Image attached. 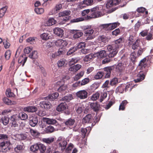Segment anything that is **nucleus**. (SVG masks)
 Returning <instances> with one entry per match:
<instances>
[{"label": "nucleus", "mask_w": 153, "mask_h": 153, "mask_svg": "<svg viewBox=\"0 0 153 153\" xmlns=\"http://www.w3.org/2000/svg\"><path fill=\"white\" fill-rule=\"evenodd\" d=\"M77 97L81 99H85L88 97V93L85 90H82L77 92L76 93Z\"/></svg>", "instance_id": "nucleus-9"}, {"label": "nucleus", "mask_w": 153, "mask_h": 153, "mask_svg": "<svg viewBox=\"0 0 153 153\" xmlns=\"http://www.w3.org/2000/svg\"><path fill=\"white\" fill-rule=\"evenodd\" d=\"M56 21L53 18H49L48 20L44 24L45 26H50L56 24Z\"/></svg>", "instance_id": "nucleus-17"}, {"label": "nucleus", "mask_w": 153, "mask_h": 153, "mask_svg": "<svg viewBox=\"0 0 153 153\" xmlns=\"http://www.w3.org/2000/svg\"><path fill=\"white\" fill-rule=\"evenodd\" d=\"M4 101L5 103L8 105H11L12 104H15L16 102L14 101L12 102L11 100L5 98L4 99Z\"/></svg>", "instance_id": "nucleus-54"}, {"label": "nucleus", "mask_w": 153, "mask_h": 153, "mask_svg": "<svg viewBox=\"0 0 153 153\" xmlns=\"http://www.w3.org/2000/svg\"><path fill=\"white\" fill-rule=\"evenodd\" d=\"M99 86V85L98 83H94L92 84L91 87V89L93 90H95Z\"/></svg>", "instance_id": "nucleus-62"}, {"label": "nucleus", "mask_w": 153, "mask_h": 153, "mask_svg": "<svg viewBox=\"0 0 153 153\" xmlns=\"http://www.w3.org/2000/svg\"><path fill=\"white\" fill-rule=\"evenodd\" d=\"M71 32L74 34L73 37L75 39L81 37L83 35V33L81 31L77 30H72Z\"/></svg>", "instance_id": "nucleus-14"}, {"label": "nucleus", "mask_w": 153, "mask_h": 153, "mask_svg": "<svg viewBox=\"0 0 153 153\" xmlns=\"http://www.w3.org/2000/svg\"><path fill=\"white\" fill-rule=\"evenodd\" d=\"M118 82V80L117 78H114L112 79L110 82V84L112 86L116 85Z\"/></svg>", "instance_id": "nucleus-51"}, {"label": "nucleus", "mask_w": 153, "mask_h": 153, "mask_svg": "<svg viewBox=\"0 0 153 153\" xmlns=\"http://www.w3.org/2000/svg\"><path fill=\"white\" fill-rule=\"evenodd\" d=\"M125 88V85L122 84L119 86L116 89V90L120 93H123Z\"/></svg>", "instance_id": "nucleus-43"}, {"label": "nucleus", "mask_w": 153, "mask_h": 153, "mask_svg": "<svg viewBox=\"0 0 153 153\" xmlns=\"http://www.w3.org/2000/svg\"><path fill=\"white\" fill-rule=\"evenodd\" d=\"M103 75V72L100 71L97 73L94 76V78L96 79H99L102 78Z\"/></svg>", "instance_id": "nucleus-58"}, {"label": "nucleus", "mask_w": 153, "mask_h": 153, "mask_svg": "<svg viewBox=\"0 0 153 153\" xmlns=\"http://www.w3.org/2000/svg\"><path fill=\"white\" fill-rule=\"evenodd\" d=\"M43 121L49 125H55L56 126L59 125V123L55 119L47 118H43Z\"/></svg>", "instance_id": "nucleus-12"}, {"label": "nucleus", "mask_w": 153, "mask_h": 153, "mask_svg": "<svg viewBox=\"0 0 153 153\" xmlns=\"http://www.w3.org/2000/svg\"><path fill=\"white\" fill-rule=\"evenodd\" d=\"M84 74V72L83 71H81L75 76L74 77V80L75 81L78 80L83 76Z\"/></svg>", "instance_id": "nucleus-38"}, {"label": "nucleus", "mask_w": 153, "mask_h": 153, "mask_svg": "<svg viewBox=\"0 0 153 153\" xmlns=\"http://www.w3.org/2000/svg\"><path fill=\"white\" fill-rule=\"evenodd\" d=\"M140 40L137 39L131 45H132V48L133 50L136 49L139 46Z\"/></svg>", "instance_id": "nucleus-33"}, {"label": "nucleus", "mask_w": 153, "mask_h": 153, "mask_svg": "<svg viewBox=\"0 0 153 153\" xmlns=\"http://www.w3.org/2000/svg\"><path fill=\"white\" fill-rule=\"evenodd\" d=\"M38 57L37 51H34L31 53L29 56V57L32 59H35Z\"/></svg>", "instance_id": "nucleus-47"}, {"label": "nucleus", "mask_w": 153, "mask_h": 153, "mask_svg": "<svg viewBox=\"0 0 153 153\" xmlns=\"http://www.w3.org/2000/svg\"><path fill=\"white\" fill-rule=\"evenodd\" d=\"M119 45H116L112 44L111 45H109L107 47V49L110 53L108 55L109 57H114L117 52V49L119 48Z\"/></svg>", "instance_id": "nucleus-2"}, {"label": "nucleus", "mask_w": 153, "mask_h": 153, "mask_svg": "<svg viewBox=\"0 0 153 153\" xmlns=\"http://www.w3.org/2000/svg\"><path fill=\"white\" fill-rule=\"evenodd\" d=\"M73 98V97L72 94H69L65 96L61 99V101H65L67 102L69 101Z\"/></svg>", "instance_id": "nucleus-34"}, {"label": "nucleus", "mask_w": 153, "mask_h": 153, "mask_svg": "<svg viewBox=\"0 0 153 153\" xmlns=\"http://www.w3.org/2000/svg\"><path fill=\"white\" fill-rule=\"evenodd\" d=\"M7 7L5 6L1 8L0 10V17H2L5 14L7 9Z\"/></svg>", "instance_id": "nucleus-45"}, {"label": "nucleus", "mask_w": 153, "mask_h": 153, "mask_svg": "<svg viewBox=\"0 0 153 153\" xmlns=\"http://www.w3.org/2000/svg\"><path fill=\"white\" fill-rule=\"evenodd\" d=\"M118 25H119V24L116 22L109 24L108 27L109 28V30L114 29Z\"/></svg>", "instance_id": "nucleus-50"}, {"label": "nucleus", "mask_w": 153, "mask_h": 153, "mask_svg": "<svg viewBox=\"0 0 153 153\" xmlns=\"http://www.w3.org/2000/svg\"><path fill=\"white\" fill-rule=\"evenodd\" d=\"M6 94L7 97H13L14 96V94L11 92V90L9 88L7 89L6 92Z\"/></svg>", "instance_id": "nucleus-57"}, {"label": "nucleus", "mask_w": 153, "mask_h": 153, "mask_svg": "<svg viewBox=\"0 0 153 153\" xmlns=\"http://www.w3.org/2000/svg\"><path fill=\"white\" fill-rule=\"evenodd\" d=\"M147 71H145V72L143 71H140L139 73L137 75V78L134 80L135 82H139L143 80L145 78L146 73Z\"/></svg>", "instance_id": "nucleus-8"}, {"label": "nucleus", "mask_w": 153, "mask_h": 153, "mask_svg": "<svg viewBox=\"0 0 153 153\" xmlns=\"http://www.w3.org/2000/svg\"><path fill=\"white\" fill-rule=\"evenodd\" d=\"M93 0H84L81 2V4L86 5L87 6L91 5L93 3Z\"/></svg>", "instance_id": "nucleus-40"}, {"label": "nucleus", "mask_w": 153, "mask_h": 153, "mask_svg": "<svg viewBox=\"0 0 153 153\" xmlns=\"http://www.w3.org/2000/svg\"><path fill=\"white\" fill-rule=\"evenodd\" d=\"M100 95L99 93L98 92H96L91 96V99L93 101L96 100L99 98Z\"/></svg>", "instance_id": "nucleus-49"}, {"label": "nucleus", "mask_w": 153, "mask_h": 153, "mask_svg": "<svg viewBox=\"0 0 153 153\" xmlns=\"http://www.w3.org/2000/svg\"><path fill=\"white\" fill-rule=\"evenodd\" d=\"M54 130V128L53 126H49L46 128L45 131L47 133H50L53 132Z\"/></svg>", "instance_id": "nucleus-48"}, {"label": "nucleus", "mask_w": 153, "mask_h": 153, "mask_svg": "<svg viewBox=\"0 0 153 153\" xmlns=\"http://www.w3.org/2000/svg\"><path fill=\"white\" fill-rule=\"evenodd\" d=\"M91 130V128L90 127H88L86 128H82L81 131L82 135L85 137L86 135V133L88 132V131H89L88 132V133H89Z\"/></svg>", "instance_id": "nucleus-37"}, {"label": "nucleus", "mask_w": 153, "mask_h": 153, "mask_svg": "<svg viewBox=\"0 0 153 153\" xmlns=\"http://www.w3.org/2000/svg\"><path fill=\"white\" fill-rule=\"evenodd\" d=\"M107 96V94L106 92H103L102 93L100 96V102H102L104 100L105 98Z\"/></svg>", "instance_id": "nucleus-64"}, {"label": "nucleus", "mask_w": 153, "mask_h": 153, "mask_svg": "<svg viewBox=\"0 0 153 153\" xmlns=\"http://www.w3.org/2000/svg\"><path fill=\"white\" fill-rule=\"evenodd\" d=\"M90 106L91 108L94 111H97L99 109V105L97 103H91L90 104Z\"/></svg>", "instance_id": "nucleus-36"}, {"label": "nucleus", "mask_w": 153, "mask_h": 153, "mask_svg": "<svg viewBox=\"0 0 153 153\" xmlns=\"http://www.w3.org/2000/svg\"><path fill=\"white\" fill-rule=\"evenodd\" d=\"M88 26H86L84 28V29L86 30L84 33L86 36H89L86 40H89L92 39L94 37V36H90L91 35L93 34L94 32V30L92 29H88L89 28Z\"/></svg>", "instance_id": "nucleus-7"}, {"label": "nucleus", "mask_w": 153, "mask_h": 153, "mask_svg": "<svg viewBox=\"0 0 153 153\" xmlns=\"http://www.w3.org/2000/svg\"><path fill=\"white\" fill-rule=\"evenodd\" d=\"M57 143L58 146L61 148V150L63 151L66 148L67 142L62 137H59L57 140Z\"/></svg>", "instance_id": "nucleus-5"}, {"label": "nucleus", "mask_w": 153, "mask_h": 153, "mask_svg": "<svg viewBox=\"0 0 153 153\" xmlns=\"http://www.w3.org/2000/svg\"><path fill=\"white\" fill-rule=\"evenodd\" d=\"M79 59L78 58H72L69 61V65H74L76 63L78 62Z\"/></svg>", "instance_id": "nucleus-52"}, {"label": "nucleus", "mask_w": 153, "mask_h": 153, "mask_svg": "<svg viewBox=\"0 0 153 153\" xmlns=\"http://www.w3.org/2000/svg\"><path fill=\"white\" fill-rule=\"evenodd\" d=\"M1 120L3 123L4 125H7L9 121L8 118L6 116H4L2 117Z\"/></svg>", "instance_id": "nucleus-55"}, {"label": "nucleus", "mask_w": 153, "mask_h": 153, "mask_svg": "<svg viewBox=\"0 0 153 153\" xmlns=\"http://www.w3.org/2000/svg\"><path fill=\"white\" fill-rule=\"evenodd\" d=\"M59 94L58 93L56 92L51 94L49 95L46 97V99L50 101H53L56 99L59 96Z\"/></svg>", "instance_id": "nucleus-24"}, {"label": "nucleus", "mask_w": 153, "mask_h": 153, "mask_svg": "<svg viewBox=\"0 0 153 153\" xmlns=\"http://www.w3.org/2000/svg\"><path fill=\"white\" fill-rule=\"evenodd\" d=\"M123 39L122 38H120L118 39L115 40L114 41L115 44L114 45H119L120 46L119 48L120 47V44H121L123 42Z\"/></svg>", "instance_id": "nucleus-60"}, {"label": "nucleus", "mask_w": 153, "mask_h": 153, "mask_svg": "<svg viewBox=\"0 0 153 153\" xmlns=\"http://www.w3.org/2000/svg\"><path fill=\"white\" fill-rule=\"evenodd\" d=\"M39 150L41 153H44L46 150V146L42 143H39Z\"/></svg>", "instance_id": "nucleus-35"}, {"label": "nucleus", "mask_w": 153, "mask_h": 153, "mask_svg": "<svg viewBox=\"0 0 153 153\" xmlns=\"http://www.w3.org/2000/svg\"><path fill=\"white\" fill-rule=\"evenodd\" d=\"M54 138L53 137H50L47 138H44L42 139V141L45 143L47 144H50L54 141Z\"/></svg>", "instance_id": "nucleus-31"}, {"label": "nucleus", "mask_w": 153, "mask_h": 153, "mask_svg": "<svg viewBox=\"0 0 153 153\" xmlns=\"http://www.w3.org/2000/svg\"><path fill=\"white\" fill-rule=\"evenodd\" d=\"M81 65L77 64L73 66H71L69 68V71L71 72H75L79 70L81 67Z\"/></svg>", "instance_id": "nucleus-18"}, {"label": "nucleus", "mask_w": 153, "mask_h": 153, "mask_svg": "<svg viewBox=\"0 0 153 153\" xmlns=\"http://www.w3.org/2000/svg\"><path fill=\"white\" fill-rule=\"evenodd\" d=\"M113 69V67L112 66L104 68L103 73V75L105 76V78L110 77L111 71Z\"/></svg>", "instance_id": "nucleus-10"}, {"label": "nucleus", "mask_w": 153, "mask_h": 153, "mask_svg": "<svg viewBox=\"0 0 153 153\" xmlns=\"http://www.w3.org/2000/svg\"><path fill=\"white\" fill-rule=\"evenodd\" d=\"M121 0H108L106 4V7L107 8L114 6L116 5L119 4Z\"/></svg>", "instance_id": "nucleus-11"}, {"label": "nucleus", "mask_w": 153, "mask_h": 153, "mask_svg": "<svg viewBox=\"0 0 153 153\" xmlns=\"http://www.w3.org/2000/svg\"><path fill=\"white\" fill-rule=\"evenodd\" d=\"M35 12L38 14H41L44 11V9L42 8H36L34 10Z\"/></svg>", "instance_id": "nucleus-63"}, {"label": "nucleus", "mask_w": 153, "mask_h": 153, "mask_svg": "<svg viewBox=\"0 0 153 153\" xmlns=\"http://www.w3.org/2000/svg\"><path fill=\"white\" fill-rule=\"evenodd\" d=\"M24 110L25 111L33 113L37 111V108L35 106H28L24 108Z\"/></svg>", "instance_id": "nucleus-20"}, {"label": "nucleus", "mask_w": 153, "mask_h": 153, "mask_svg": "<svg viewBox=\"0 0 153 153\" xmlns=\"http://www.w3.org/2000/svg\"><path fill=\"white\" fill-rule=\"evenodd\" d=\"M10 143L9 141L2 142L0 143V151L6 152L10 149Z\"/></svg>", "instance_id": "nucleus-3"}, {"label": "nucleus", "mask_w": 153, "mask_h": 153, "mask_svg": "<svg viewBox=\"0 0 153 153\" xmlns=\"http://www.w3.org/2000/svg\"><path fill=\"white\" fill-rule=\"evenodd\" d=\"M57 146L55 145H53L51 147H49L47 150L48 153H60L58 151H56Z\"/></svg>", "instance_id": "nucleus-23"}, {"label": "nucleus", "mask_w": 153, "mask_h": 153, "mask_svg": "<svg viewBox=\"0 0 153 153\" xmlns=\"http://www.w3.org/2000/svg\"><path fill=\"white\" fill-rule=\"evenodd\" d=\"M11 126L15 128V129H19L20 126L19 120L16 117V116L13 115L11 116L10 119Z\"/></svg>", "instance_id": "nucleus-4"}, {"label": "nucleus", "mask_w": 153, "mask_h": 153, "mask_svg": "<svg viewBox=\"0 0 153 153\" xmlns=\"http://www.w3.org/2000/svg\"><path fill=\"white\" fill-rule=\"evenodd\" d=\"M68 108V106L65 102L61 103L56 108V110L58 111H63Z\"/></svg>", "instance_id": "nucleus-16"}, {"label": "nucleus", "mask_w": 153, "mask_h": 153, "mask_svg": "<svg viewBox=\"0 0 153 153\" xmlns=\"http://www.w3.org/2000/svg\"><path fill=\"white\" fill-rule=\"evenodd\" d=\"M94 57V55L92 53L86 55L84 58L83 60L85 62H88L90 61Z\"/></svg>", "instance_id": "nucleus-30"}, {"label": "nucleus", "mask_w": 153, "mask_h": 153, "mask_svg": "<svg viewBox=\"0 0 153 153\" xmlns=\"http://www.w3.org/2000/svg\"><path fill=\"white\" fill-rule=\"evenodd\" d=\"M77 50L75 46L72 47L69 49L67 52V54L68 55H70Z\"/></svg>", "instance_id": "nucleus-56"}, {"label": "nucleus", "mask_w": 153, "mask_h": 153, "mask_svg": "<svg viewBox=\"0 0 153 153\" xmlns=\"http://www.w3.org/2000/svg\"><path fill=\"white\" fill-rule=\"evenodd\" d=\"M19 116L22 120H26L28 118L27 114L23 112L20 113L19 114Z\"/></svg>", "instance_id": "nucleus-41"}, {"label": "nucleus", "mask_w": 153, "mask_h": 153, "mask_svg": "<svg viewBox=\"0 0 153 153\" xmlns=\"http://www.w3.org/2000/svg\"><path fill=\"white\" fill-rule=\"evenodd\" d=\"M50 36L48 33H44L40 35L41 38L44 40H47L49 39Z\"/></svg>", "instance_id": "nucleus-53"}, {"label": "nucleus", "mask_w": 153, "mask_h": 153, "mask_svg": "<svg viewBox=\"0 0 153 153\" xmlns=\"http://www.w3.org/2000/svg\"><path fill=\"white\" fill-rule=\"evenodd\" d=\"M92 118L91 114H88L86 115L82 119V122L83 123H90L92 122Z\"/></svg>", "instance_id": "nucleus-21"}, {"label": "nucleus", "mask_w": 153, "mask_h": 153, "mask_svg": "<svg viewBox=\"0 0 153 153\" xmlns=\"http://www.w3.org/2000/svg\"><path fill=\"white\" fill-rule=\"evenodd\" d=\"M85 43L84 42H80L76 46H75V47L76 48V49L77 50L78 49L82 48H84L85 46Z\"/></svg>", "instance_id": "nucleus-61"}, {"label": "nucleus", "mask_w": 153, "mask_h": 153, "mask_svg": "<svg viewBox=\"0 0 153 153\" xmlns=\"http://www.w3.org/2000/svg\"><path fill=\"white\" fill-rule=\"evenodd\" d=\"M38 123L37 117L33 114L29 118V124L32 127L35 126Z\"/></svg>", "instance_id": "nucleus-6"}, {"label": "nucleus", "mask_w": 153, "mask_h": 153, "mask_svg": "<svg viewBox=\"0 0 153 153\" xmlns=\"http://www.w3.org/2000/svg\"><path fill=\"white\" fill-rule=\"evenodd\" d=\"M98 40L100 42L106 43L108 41L109 39L107 38L105 36L103 35L99 37Z\"/></svg>", "instance_id": "nucleus-44"}, {"label": "nucleus", "mask_w": 153, "mask_h": 153, "mask_svg": "<svg viewBox=\"0 0 153 153\" xmlns=\"http://www.w3.org/2000/svg\"><path fill=\"white\" fill-rule=\"evenodd\" d=\"M63 51H62L59 50L57 52L51 53L50 55V58L51 59H54L56 57L59 56L62 54Z\"/></svg>", "instance_id": "nucleus-28"}, {"label": "nucleus", "mask_w": 153, "mask_h": 153, "mask_svg": "<svg viewBox=\"0 0 153 153\" xmlns=\"http://www.w3.org/2000/svg\"><path fill=\"white\" fill-rule=\"evenodd\" d=\"M53 43L49 42L46 43L45 46L47 49L51 50L53 48Z\"/></svg>", "instance_id": "nucleus-59"}, {"label": "nucleus", "mask_w": 153, "mask_h": 153, "mask_svg": "<svg viewBox=\"0 0 153 153\" xmlns=\"http://www.w3.org/2000/svg\"><path fill=\"white\" fill-rule=\"evenodd\" d=\"M62 7L61 4L58 3L56 4L52 10L53 13L55 14L57 13L62 8Z\"/></svg>", "instance_id": "nucleus-25"}, {"label": "nucleus", "mask_w": 153, "mask_h": 153, "mask_svg": "<svg viewBox=\"0 0 153 153\" xmlns=\"http://www.w3.org/2000/svg\"><path fill=\"white\" fill-rule=\"evenodd\" d=\"M127 103L128 102L126 100L123 101L119 106V110H124L125 109V106Z\"/></svg>", "instance_id": "nucleus-46"}, {"label": "nucleus", "mask_w": 153, "mask_h": 153, "mask_svg": "<svg viewBox=\"0 0 153 153\" xmlns=\"http://www.w3.org/2000/svg\"><path fill=\"white\" fill-rule=\"evenodd\" d=\"M40 105L42 108L46 109L50 108L51 106L49 102L45 101L41 102Z\"/></svg>", "instance_id": "nucleus-15"}, {"label": "nucleus", "mask_w": 153, "mask_h": 153, "mask_svg": "<svg viewBox=\"0 0 153 153\" xmlns=\"http://www.w3.org/2000/svg\"><path fill=\"white\" fill-rule=\"evenodd\" d=\"M71 14V11L69 10H66L61 12L59 13V17L67 16Z\"/></svg>", "instance_id": "nucleus-29"}, {"label": "nucleus", "mask_w": 153, "mask_h": 153, "mask_svg": "<svg viewBox=\"0 0 153 153\" xmlns=\"http://www.w3.org/2000/svg\"><path fill=\"white\" fill-rule=\"evenodd\" d=\"M75 122V121L74 119H70L65 122V124L67 126L71 128V127H72Z\"/></svg>", "instance_id": "nucleus-27"}, {"label": "nucleus", "mask_w": 153, "mask_h": 153, "mask_svg": "<svg viewBox=\"0 0 153 153\" xmlns=\"http://www.w3.org/2000/svg\"><path fill=\"white\" fill-rule=\"evenodd\" d=\"M54 33L57 36L60 37H62L63 35V31L59 27H56L53 30Z\"/></svg>", "instance_id": "nucleus-19"}, {"label": "nucleus", "mask_w": 153, "mask_h": 153, "mask_svg": "<svg viewBox=\"0 0 153 153\" xmlns=\"http://www.w3.org/2000/svg\"><path fill=\"white\" fill-rule=\"evenodd\" d=\"M54 43L56 46H60L61 48L65 47L68 45V43L65 40L61 39H59L55 41Z\"/></svg>", "instance_id": "nucleus-13"}, {"label": "nucleus", "mask_w": 153, "mask_h": 153, "mask_svg": "<svg viewBox=\"0 0 153 153\" xmlns=\"http://www.w3.org/2000/svg\"><path fill=\"white\" fill-rule=\"evenodd\" d=\"M124 69V67L123 64L122 63H119L117 65L116 69V71L119 72H121Z\"/></svg>", "instance_id": "nucleus-32"}, {"label": "nucleus", "mask_w": 153, "mask_h": 153, "mask_svg": "<svg viewBox=\"0 0 153 153\" xmlns=\"http://www.w3.org/2000/svg\"><path fill=\"white\" fill-rule=\"evenodd\" d=\"M146 58H144L140 62L138 66L140 67V70H143L147 66V64L146 63Z\"/></svg>", "instance_id": "nucleus-22"}, {"label": "nucleus", "mask_w": 153, "mask_h": 153, "mask_svg": "<svg viewBox=\"0 0 153 153\" xmlns=\"http://www.w3.org/2000/svg\"><path fill=\"white\" fill-rule=\"evenodd\" d=\"M99 7H96L91 9L90 13L87 15L88 19L96 18L100 17L104 15L103 10H100Z\"/></svg>", "instance_id": "nucleus-1"}, {"label": "nucleus", "mask_w": 153, "mask_h": 153, "mask_svg": "<svg viewBox=\"0 0 153 153\" xmlns=\"http://www.w3.org/2000/svg\"><path fill=\"white\" fill-rule=\"evenodd\" d=\"M107 53L105 51L102 50L100 52L97 53L95 54L98 58H103L107 56Z\"/></svg>", "instance_id": "nucleus-26"}, {"label": "nucleus", "mask_w": 153, "mask_h": 153, "mask_svg": "<svg viewBox=\"0 0 153 153\" xmlns=\"http://www.w3.org/2000/svg\"><path fill=\"white\" fill-rule=\"evenodd\" d=\"M31 134L33 136L36 137L39 135V133L36 130L32 129H30L29 130Z\"/></svg>", "instance_id": "nucleus-42"}, {"label": "nucleus", "mask_w": 153, "mask_h": 153, "mask_svg": "<svg viewBox=\"0 0 153 153\" xmlns=\"http://www.w3.org/2000/svg\"><path fill=\"white\" fill-rule=\"evenodd\" d=\"M39 143H37L32 145L30 147V150L33 152H35L39 150Z\"/></svg>", "instance_id": "nucleus-39"}]
</instances>
